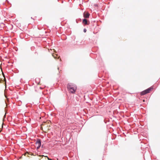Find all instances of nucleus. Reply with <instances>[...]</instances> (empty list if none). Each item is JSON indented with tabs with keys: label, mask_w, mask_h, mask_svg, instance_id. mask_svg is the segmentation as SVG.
Here are the masks:
<instances>
[{
	"label": "nucleus",
	"mask_w": 160,
	"mask_h": 160,
	"mask_svg": "<svg viewBox=\"0 0 160 160\" xmlns=\"http://www.w3.org/2000/svg\"><path fill=\"white\" fill-rule=\"evenodd\" d=\"M84 32H86V30L85 29L84 30Z\"/></svg>",
	"instance_id": "nucleus-11"
},
{
	"label": "nucleus",
	"mask_w": 160,
	"mask_h": 160,
	"mask_svg": "<svg viewBox=\"0 0 160 160\" xmlns=\"http://www.w3.org/2000/svg\"><path fill=\"white\" fill-rule=\"evenodd\" d=\"M152 89V87H151L141 92V95H143L147 93H149Z\"/></svg>",
	"instance_id": "nucleus-3"
},
{
	"label": "nucleus",
	"mask_w": 160,
	"mask_h": 160,
	"mask_svg": "<svg viewBox=\"0 0 160 160\" xmlns=\"http://www.w3.org/2000/svg\"><path fill=\"white\" fill-rule=\"evenodd\" d=\"M39 156L41 157H43L44 156L42 155H39Z\"/></svg>",
	"instance_id": "nucleus-9"
},
{
	"label": "nucleus",
	"mask_w": 160,
	"mask_h": 160,
	"mask_svg": "<svg viewBox=\"0 0 160 160\" xmlns=\"http://www.w3.org/2000/svg\"><path fill=\"white\" fill-rule=\"evenodd\" d=\"M67 88L70 92L72 93H74L76 90L77 87L75 85L70 83L68 84Z\"/></svg>",
	"instance_id": "nucleus-2"
},
{
	"label": "nucleus",
	"mask_w": 160,
	"mask_h": 160,
	"mask_svg": "<svg viewBox=\"0 0 160 160\" xmlns=\"http://www.w3.org/2000/svg\"><path fill=\"white\" fill-rule=\"evenodd\" d=\"M50 125V121H47L46 122H44L42 123L41 128L43 131L45 132H47L49 130Z\"/></svg>",
	"instance_id": "nucleus-1"
},
{
	"label": "nucleus",
	"mask_w": 160,
	"mask_h": 160,
	"mask_svg": "<svg viewBox=\"0 0 160 160\" xmlns=\"http://www.w3.org/2000/svg\"><path fill=\"white\" fill-rule=\"evenodd\" d=\"M36 146L37 147V149L39 148L41 145V141L39 139H38L35 143Z\"/></svg>",
	"instance_id": "nucleus-4"
},
{
	"label": "nucleus",
	"mask_w": 160,
	"mask_h": 160,
	"mask_svg": "<svg viewBox=\"0 0 160 160\" xmlns=\"http://www.w3.org/2000/svg\"><path fill=\"white\" fill-rule=\"evenodd\" d=\"M45 157H47L48 160H51V159L49 158L47 156H45Z\"/></svg>",
	"instance_id": "nucleus-8"
},
{
	"label": "nucleus",
	"mask_w": 160,
	"mask_h": 160,
	"mask_svg": "<svg viewBox=\"0 0 160 160\" xmlns=\"http://www.w3.org/2000/svg\"><path fill=\"white\" fill-rule=\"evenodd\" d=\"M90 14L88 12H85L83 14V17L86 18H89Z\"/></svg>",
	"instance_id": "nucleus-5"
},
{
	"label": "nucleus",
	"mask_w": 160,
	"mask_h": 160,
	"mask_svg": "<svg viewBox=\"0 0 160 160\" xmlns=\"http://www.w3.org/2000/svg\"><path fill=\"white\" fill-rule=\"evenodd\" d=\"M83 22L85 24H87V20L86 19H84L83 20Z\"/></svg>",
	"instance_id": "nucleus-7"
},
{
	"label": "nucleus",
	"mask_w": 160,
	"mask_h": 160,
	"mask_svg": "<svg viewBox=\"0 0 160 160\" xmlns=\"http://www.w3.org/2000/svg\"><path fill=\"white\" fill-rule=\"evenodd\" d=\"M53 50H54V51L55 52V50L54 49H53Z\"/></svg>",
	"instance_id": "nucleus-12"
},
{
	"label": "nucleus",
	"mask_w": 160,
	"mask_h": 160,
	"mask_svg": "<svg viewBox=\"0 0 160 160\" xmlns=\"http://www.w3.org/2000/svg\"><path fill=\"white\" fill-rule=\"evenodd\" d=\"M52 56L54 58H58L59 57V56H58V55L57 54L53 53L52 54Z\"/></svg>",
	"instance_id": "nucleus-6"
},
{
	"label": "nucleus",
	"mask_w": 160,
	"mask_h": 160,
	"mask_svg": "<svg viewBox=\"0 0 160 160\" xmlns=\"http://www.w3.org/2000/svg\"><path fill=\"white\" fill-rule=\"evenodd\" d=\"M28 154H28V153H26L25 154V155H27V154H28Z\"/></svg>",
	"instance_id": "nucleus-10"
}]
</instances>
